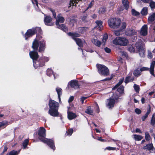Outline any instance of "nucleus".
Masks as SVG:
<instances>
[{"label":"nucleus","mask_w":155,"mask_h":155,"mask_svg":"<svg viewBox=\"0 0 155 155\" xmlns=\"http://www.w3.org/2000/svg\"><path fill=\"white\" fill-rule=\"evenodd\" d=\"M135 112L137 114H140L141 113V110L138 108H136L135 109Z\"/></svg>","instance_id":"nucleus-57"},{"label":"nucleus","mask_w":155,"mask_h":155,"mask_svg":"<svg viewBox=\"0 0 155 155\" xmlns=\"http://www.w3.org/2000/svg\"><path fill=\"white\" fill-rule=\"evenodd\" d=\"M137 34V31L133 28H127L125 32L126 35L130 36L136 35Z\"/></svg>","instance_id":"nucleus-13"},{"label":"nucleus","mask_w":155,"mask_h":155,"mask_svg":"<svg viewBox=\"0 0 155 155\" xmlns=\"http://www.w3.org/2000/svg\"><path fill=\"white\" fill-rule=\"evenodd\" d=\"M150 2V6L151 8L153 9H154L155 8V2L151 0Z\"/></svg>","instance_id":"nucleus-43"},{"label":"nucleus","mask_w":155,"mask_h":155,"mask_svg":"<svg viewBox=\"0 0 155 155\" xmlns=\"http://www.w3.org/2000/svg\"><path fill=\"white\" fill-rule=\"evenodd\" d=\"M121 21L118 18H111L108 21L109 27L112 28L116 29L118 28L120 25Z\"/></svg>","instance_id":"nucleus-5"},{"label":"nucleus","mask_w":155,"mask_h":155,"mask_svg":"<svg viewBox=\"0 0 155 155\" xmlns=\"http://www.w3.org/2000/svg\"><path fill=\"white\" fill-rule=\"evenodd\" d=\"M155 20V13H153L150 15L148 18V21L149 23L151 24Z\"/></svg>","instance_id":"nucleus-20"},{"label":"nucleus","mask_w":155,"mask_h":155,"mask_svg":"<svg viewBox=\"0 0 155 155\" xmlns=\"http://www.w3.org/2000/svg\"><path fill=\"white\" fill-rule=\"evenodd\" d=\"M133 79L131 78V77H127L126 78L125 82V83H127L129 82L133 81Z\"/></svg>","instance_id":"nucleus-47"},{"label":"nucleus","mask_w":155,"mask_h":155,"mask_svg":"<svg viewBox=\"0 0 155 155\" xmlns=\"http://www.w3.org/2000/svg\"><path fill=\"white\" fill-rule=\"evenodd\" d=\"M37 31H38L40 33L41 30L40 28L37 27L35 28H32L28 29L25 34V37L26 40L28 38L31 37L33 35L35 34Z\"/></svg>","instance_id":"nucleus-11"},{"label":"nucleus","mask_w":155,"mask_h":155,"mask_svg":"<svg viewBox=\"0 0 155 155\" xmlns=\"http://www.w3.org/2000/svg\"><path fill=\"white\" fill-rule=\"evenodd\" d=\"M124 81V78L121 79L119 81V82L113 88V90H114L117 88L119 86H120L123 83Z\"/></svg>","instance_id":"nucleus-33"},{"label":"nucleus","mask_w":155,"mask_h":155,"mask_svg":"<svg viewBox=\"0 0 155 155\" xmlns=\"http://www.w3.org/2000/svg\"><path fill=\"white\" fill-rule=\"evenodd\" d=\"M20 151V150L18 151L13 150L10 151L8 154V155H17L18 154Z\"/></svg>","instance_id":"nucleus-31"},{"label":"nucleus","mask_w":155,"mask_h":155,"mask_svg":"<svg viewBox=\"0 0 155 155\" xmlns=\"http://www.w3.org/2000/svg\"><path fill=\"white\" fill-rule=\"evenodd\" d=\"M135 131L136 132H138L140 133H142V132L141 131L139 128H137L136 129Z\"/></svg>","instance_id":"nucleus-63"},{"label":"nucleus","mask_w":155,"mask_h":155,"mask_svg":"<svg viewBox=\"0 0 155 155\" xmlns=\"http://www.w3.org/2000/svg\"><path fill=\"white\" fill-rule=\"evenodd\" d=\"M113 43L115 45L125 46L127 45L129 41L125 38L117 37L113 41Z\"/></svg>","instance_id":"nucleus-6"},{"label":"nucleus","mask_w":155,"mask_h":155,"mask_svg":"<svg viewBox=\"0 0 155 155\" xmlns=\"http://www.w3.org/2000/svg\"><path fill=\"white\" fill-rule=\"evenodd\" d=\"M108 38V35L107 34H105L103 36V38L102 39V42L104 43V44H105Z\"/></svg>","instance_id":"nucleus-39"},{"label":"nucleus","mask_w":155,"mask_h":155,"mask_svg":"<svg viewBox=\"0 0 155 155\" xmlns=\"http://www.w3.org/2000/svg\"><path fill=\"white\" fill-rule=\"evenodd\" d=\"M129 51L131 52H134L135 51L134 48L132 46H130L129 48Z\"/></svg>","instance_id":"nucleus-56"},{"label":"nucleus","mask_w":155,"mask_h":155,"mask_svg":"<svg viewBox=\"0 0 155 155\" xmlns=\"http://www.w3.org/2000/svg\"><path fill=\"white\" fill-rule=\"evenodd\" d=\"M64 21V17L61 16L60 14L58 15L57 18H56V24L58 26L57 27L60 29L64 31H68L67 28L63 24L61 25H59V23H63Z\"/></svg>","instance_id":"nucleus-8"},{"label":"nucleus","mask_w":155,"mask_h":155,"mask_svg":"<svg viewBox=\"0 0 155 155\" xmlns=\"http://www.w3.org/2000/svg\"><path fill=\"white\" fill-rule=\"evenodd\" d=\"M122 3L124 7L126 10L128 9L129 2L128 0H122Z\"/></svg>","instance_id":"nucleus-21"},{"label":"nucleus","mask_w":155,"mask_h":155,"mask_svg":"<svg viewBox=\"0 0 155 155\" xmlns=\"http://www.w3.org/2000/svg\"><path fill=\"white\" fill-rule=\"evenodd\" d=\"M96 23L97 25L96 27H97L99 30H101V28L103 27L102 21H96Z\"/></svg>","instance_id":"nucleus-25"},{"label":"nucleus","mask_w":155,"mask_h":155,"mask_svg":"<svg viewBox=\"0 0 155 155\" xmlns=\"http://www.w3.org/2000/svg\"><path fill=\"white\" fill-rule=\"evenodd\" d=\"M126 26V23L125 22H123L121 24V26L120 28L121 29L114 31V33L115 35L117 36H119L121 34L122 30L125 28Z\"/></svg>","instance_id":"nucleus-15"},{"label":"nucleus","mask_w":155,"mask_h":155,"mask_svg":"<svg viewBox=\"0 0 155 155\" xmlns=\"http://www.w3.org/2000/svg\"><path fill=\"white\" fill-rule=\"evenodd\" d=\"M117 91L120 94H122L124 93V87L120 86L117 89Z\"/></svg>","instance_id":"nucleus-42"},{"label":"nucleus","mask_w":155,"mask_h":155,"mask_svg":"<svg viewBox=\"0 0 155 155\" xmlns=\"http://www.w3.org/2000/svg\"><path fill=\"white\" fill-rule=\"evenodd\" d=\"M117 100V99L116 98H114L112 97L107 99L106 102V105L107 107L110 109L113 107Z\"/></svg>","instance_id":"nucleus-12"},{"label":"nucleus","mask_w":155,"mask_h":155,"mask_svg":"<svg viewBox=\"0 0 155 155\" xmlns=\"http://www.w3.org/2000/svg\"><path fill=\"white\" fill-rule=\"evenodd\" d=\"M94 4V0H92L91 1L90 4H89L88 5V6L87 7V8L83 12V13H84L88 9L91 8L92 6Z\"/></svg>","instance_id":"nucleus-35"},{"label":"nucleus","mask_w":155,"mask_h":155,"mask_svg":"<svg viewBox=\"0 0 155 155\" xmlns=\"http://www.w3.org/2000/svg\"><path fill=\"white\" fill-rule=\"evenodd\" d=\"M124 81V78L121 79L119 81V82L113 88V90H114L117 88L119 86H120L123 83Z\"/></svg>","instance_id":"nucleus-34"},{"label":"nucleus","mask_w":155,"mask_h":155,"mask_svg":"<svg viewBox=\"0 0 155 155\" xmlns=\"http://www.w3.org/2000/svg\"><path fill=\"white\" fill-rule=\"evenodd\" d=\"M39 46V51L40 52L43 51L45 47V42L44 41H39L36 39H35L32 43V48L35 51H37Z\"/></svg>","instance_id":"nucleus-4"},{"label":"nucleus","mask_w":155,"mask_h":155,"mask_svg":"<svg viewBox=\"0 0 155 155\" xmlns=\"http://www.w3.org/2000/svg\"><path fill=\"white\" fill-rule=\"evenodd\" d=\"M81 0H71L70 4L72 6L76 5V4L78 3Z\"/></svg>","instance_id":"nucleus-32"},{"label":"nucleus","mask_w":155,"mask_h":155,"mask_svg":"<svg viewBox=\"0 0 155 155\" xmlns=\"http://www.w3.org/2000/svg\"><path fill=\"white\" fill-rule=\"evenodd\" d=\"M56 90L57 93L58 95V97L59 100V102H60L61 101V96L62 94V89L59 87H57L56 89Z\"/></svg>","instance_id":"nucleus-22"},{"label":"nucleus","mask_w":155,"mask_h":155,"mask_svg":"<svg viewBox=\"0 0 155 155\" xmlns=\"http://www.w3.org/2000/svg\"><path fill=\"white\" fill-rule=\"evenodd\" d=\"M134 138L135 140L139 141L141 140L143 138V137L140 135H137L136 134L134 135Z\"/></svg>","instance_id":"nucleus-40"},{"label":"nucleus","mask_w":155,"mask_h":155,"mask_svg":"<svg viewBox=\"0 0 155 155\" xmlns=\"http://www.w3.org/2000/svg\"><path fill=\"white\" fill-rule=\"evenodd\" d=\"M104 50L107 53H109L111 51V50L107 47L104 48Z\"/></svg>","instance_id":"nucleus-59"},{"label":"nucleus","mask_w":155,"mask_h":155,"mask_svg":"<svg viewBox=\"0 0 155 155\" xmlns=\"http://www.w3.org/2000/svg\"><path fill=\"white\" fill-rule=\"evenodd\" d=\"M81 20L84 22H87L88 21V16L87 14H84L81 17Z\"/></svg>","instance_id":"nucleus-27"},{"label":"nucleus","mask_w":155,"mask_h":155,"mask_svg":"<svg viewBox=\"0 0 155 155\" xmlns=\"http://www.w3.org/2000/svg\"><path fill=\"white\" fill-rule=\"evenodd\" d=\"M87 28L86 27H80L78 29V32L80 33H83L87 30Z\"/></svg>","instance_id":"nucleus-26"},{"label":"nucleus","mask_w":155,"mask_h":155,"mask_svg":"<svg viewBox=\"0 0 155 155\" xmlns=\"http://www.w3.org/2000/svg\"><path fill=\"white\" fill-rule=\"evenodd\" d=\"M46 130L43 127L40 128L38 131L39 139L42 142L47 143L53 150H55L54 141L50 139H47L45 137Z\"/></svg>","instance_id":"nucleus-1"},{"label":"nucleus","mask_w":155,"mask_h":155,"mask_svg":"<svg viewBox=\"0 0 155 155\" xmlns=\"http://www.w3.org/2000/svg\"><path fill=\"white\" fill-rule=\"evenodd\" d=\"M147 26L144 25L142 26L140 31L139 33L140 35L143 36H145L147 34Z\"/></svg>","instance_id":"nucleus-14"},{"label":"nucleus","mask_w":155,"mask_h":155,"mask_svg":"<svg viewBox=\"0 0 155 155\" xmlns=\"http://www.w3.org/2000/svg\"><path fill=\"white\" fill-rule=\"evenodd\" d=\"M155 65V61H153L151 64L150 67V71L151 74L154 76V69Z\"/></svg>","instance_id":"nucleus-18"},{"label":"nucleus","mask_w":155,"mask_h":155,"mask_svg":"<svg viewBox=\"0 0 155 155\" xmlns=\"http://www.w3.org/2000/svg\"><path fill=\"white\" fill-rule=\"evenodd\" d=\"M134 88L137 92H138L139 91L140 88L138 85L134 84Z\"/></svg>","instance_id":"nucleus-49"},{"label":"nucleus","mask_w":155,"mask_h":155,"mask_svg":"<svg viewBox=\"0 0 155 155\" xmlns=\"http://www.w3.org/2000/svg\"><path fill=\"white\" fill-rule=\"evenodd\" d=\"M92 42L96 45L98 47L100 46L101 44V42L98 39H93L91 40Z\"/></svg>","instance_id":"nucleus-23"},{"label":"nucleus","mask_w":155,"mask_h":155,"mask_svg":"<svg viewBox=\"0 0 155 155\" xmlns=\"http://www.w3.org/2000/svg\"><path fill=\"white\" fill-rule=\"evenodd\" d=\"M155 124V117L154 114H153L152 116L151 120V124L152 125H154Z\"/></svg>","instance_id":"nucleus-44"},{"label":"nucleus","mask_w":155,"mask_h":155,"mask_svg":"<svg viewBox=\"0 0 155 155\" xmlns=\"http://www.w3.org/2000/svg\"><path fill=\"white\" fill-rule=\"evenodd\" d=\"M49 106L50 107L48 111L49 114L53 117L58 116V103L54 100H50L49 101Z\"/></svg>","instance_id":"nucleus-3"},{"label":"nucleus","mask_w":155,"mask_h":155,"mask_svg":"<svg viewBox=\"0 0 155 155\" xmlns=\"http://www.w3.org/2000/svg\"><path fill=\"white\" fill-rule=\"evenodd\" d=\"M149 68L147 67H143L140 69V71H145L148 70Z\"/></svg>","instance_id":"nucleus-55"},{"label":"nucleus","mask_w":155,"mask_h":155,"mask_svg":"<svg viewBox=\"0 0 155 155\" xmlns=\"http://www.w3.org/2000/svg\"><path fill=\"white\" fill-rule=\"evenodd\" d=\"M131 12L132 15L135 16L138 15L140 14L139 12L136 11L134 9L132 10Z\"/></svg>","instance_id":"nucleus-46"},{"label":"nucleus","mask_w":155,"mask_h":155,"mask_svg":"<svg viewBox=\"0 0 155 155\" xmlns=\"http://www.w3.org/2000/svg\"><path fill=\"white\" fill-rule=\"evenodd\" d=\"M97 66L98 72L100 74L104 76H107L109 74V71L106 66L101 64H97Z\"/></svg>","instance_id":"nucleus-10"},{"label":"nucleus","mask_w":155,"mask_h":155,"mask_svg":"<svg viewBox=\"0 0 155 155\" xmlns=\"http://www.w3.org/2000/svg\"><path fill=\"white\" fill-rule=\"evenodd\" d=\"M28 142H29V140L28 139H25L23 141V143H22V145H23V148L24 149H25L27 148V146L28 144Z\"/></svg>","instance_id":"nucleus-36"},{"label":"nucleus","mask_w":155,"mask_h":155,"mask_svg":"<svg viewBox=\"0 0 155 155\" xmlns=\"http://www.w3.org/2000/svg\"><path fill=\"white\" fill-rule=\"evenodd\" d=\"M51 17L49 16H46L44 19V21L46 25L48 26H52L53 25V23L51 22Z\"/></svg>","instance_id":"nucleus-16"},{"label":"nucleus","mask_w":155,"mask_h":155,"mask_svg":"<svg viewBox=\"0 0 155 155\" xmlns=\"http://www.w3.org/2000/svg\"><path fill=\"white\" fill-rule=\"evenodd\" d=\"M68 118L70 120H71L74 119L77 117V116L74 113L71 112H68Z\"/></svg>","instance_id":"nucleus-19"},{"label":"nucleus","mask_w":155,"mask_h":155,"mask_svg":"<svg viewBox=\"0 0 155 155\" xmlns=\"http://www.w3.org/2000/svg\"><path fill=\"white\" fill-rule=\"evenodd\" d=\"M120 54L122 55V56H126V54L123 51H120Z\"/></svg>","instance_id":"nucleus-60"},{"label":"nucleus","mask_w":155,"mask_h":155,"mask_svg":"<svg viewBox=\"0 0 155 155\" xmlns=\"http://www.w3.org/2000/svg\"><path fill=\"white\" fill-rule=\"evenodd\" d=\"M141 72L140 70L137 69L134 71V74L135 76H138L141 74Z\"/></svg>","instance_id":"nucleus-41"},{"label":"nucleus","mask_w":155,"mask_h":155,"mask_svg":"<svg viewBox=\"0 0 155 155\" xmlns=\"http://www.w3.org/2000/svg\"><path fill=\"white\" fill-rule=\"evenodd\" d=\"M106 8L104 7H100L98 10V13L100 14L104 13L106 12Z\"/></svg>","instance_id":"nucleus-29"},{"label":"nucleus","mask_w":155,"mask_h":155,"mask_svg":"<svg viewBox=\"0 0 155 155\" xmlns=\"http://www.w3.org/2000/svg\"><path fill=\"white\" fill-rule=\"evenodd\" d=\"M68 35L72 37V38L74 40L77 44L79 47H82L83 46V43L85 42L84 40L83 39L81 40L80 38H76V37H80V34L77 33L69 32L68 33Z\"/></svg>","instance_id":"nucleus-7"},{"label":"nucleus","mask_w":155,"mask_h":155,"mask_svg":"<svg viewBox=\"0 0 155 155\" xmlns=\"http://www.w3.org/2000/svg\"><path fill=\"white\" fill-rule=\"evenodd\" d=\"M151 0H141L143 2L145 3H148Z\"/></svg>","instance_id":"nucleus-64"},{"label":"nucleus","mask_w":155,"mask_h":155,"mask_svg":"<svg viewBox=\"0 0 155 155\" xmlns=\"http://www.w3.org/2000/svg\"><path fill=\"white\" fill-rule=\"evenodd\" d=\"M8 124V122L6 120L0 122V127H5Z\"/></svg>","instance_id":"nucleus-30"},{"label":"nucleus","mask_w":155,"mask_h":155,"mask_svg":"<svg viewBox=\"0 0 155 155\" xmlns=\"http://www.w3.org/2000/svg\"><path fill=\"white\" fill-rule=\"evenodd\" d=\"M50 11H51L52 12V14H53V16H54V17L55 18H56V13L55 12V11L52 9H50Z\"/></svg>","instance_id":"nucleus-53"},{"label":"nucleus","mask_w":155,"mask_h":155,"mask_svg":"<svg viewBox=\"0 0 155 155\" xmlns=\"http://www.w3.org/2000/svg\"><path fill=\"white\" fill-rule=\"evenodd\" d=\"M88 97H81L80 99V101L81 102L82 104H83L84 102V101Z\"/></svg>","instance_id":"nucleus-54"},{"label":"nucleus","mask_w":155,"mask_h":155,"mask_svg":"<svg viewBox=\"0 0 155 155\" xmlns=\"http://www.w3.org/2000/svg\"><path fill=\"white\" fill-rule=\"evenodd\" d=\"M53 71L52 70L48 69L47 70V74L48 76H50L53 74Z\"/></svg>","instance_id":"nucleus-51"},{"label":"nucleus","mask_w":155,"mask_h":155,"mask_svg":"<svg viewBox=\"0 0 155 155\" xmlns=\"http://www.w3.org/2000/svg\"><path fill=\"white\" fill-rule=\"evenodd\" d=\"M153 147L152 143H150L146 145L143 147V149L146 150H152Z\"/></svg>","instance_id":"nucleus-24"},{"label":"nucleus","mask_w":155,"mask_h":155,"mask_svg":"<svg viewBox=\"0 0 155 155\" xmlns=\"http://www.w3.org/2000/svg\"><path fill=\"white\" fill-rule=\"evenodd\" d=\"M147 57L148 58L151 59L152 58L153 55L151 52L150 51H148Z\"/></svg>","instance_id":"nucleus-52"},{"label":"nucleus","mask_w":155,"mask_h":155,"mask_svg":"<svg viewBox=\"0 0 155 155\" xmlns=\"http://www.w3.org/2000/svg\"><path fill=\"white\" fill-rule=\"evenodd\" d=\"M29 55L33 61V66L35 68H37L38 66H42L44 65V63L41 64V62H43L44 61H48L49 60V59L47 57H44L41 58L40 62L37 61L38 57V55L37 52L35 51H31L29 52Z\"/></svg>","instance_id":"nucleus-2"},{"label":"nucleus","mask_w":155,"mask_h":155,"mask_svg":"<svg viewBox=\"0 0 155 155\" xmlns=\"http://www.w3.org/2000/svg\"><path fill=\"white\" fill-rule=\"evenodd\" d=\"M106 149H107V150H118V149H117L116 148V147H107L105 149V150H106Z\"/></svg>","instance_id":"nucleus-48"},{"label":"nucleus","mask_w":155,"mask_h":155,"mask_svg":"<svg viewBox=\"0 0 155 155\" xmlns=\"http://www.w3.org/2000/svg\"><path fill=\"white\" fill-rule=\"evenodd\" d=\"M73 133V129H69L67 132V135L69 136H70Z\"/></svg>","instance_id":"nucleus-50"},{"label":"nucleus","mask_w":155,"mask_h":155,"mask_svg":"<svg viewBox=\"0 0 155 155\" xmlns=\"http://www.w3.org/2000/svg\"><path fill=\"white\" fill-rule=\"evenodd\" d=\"M74 98L73 96H71L70 97V98L68 100V102L69 103H70V102H72L74 100Z\"/></svg>","instance_id":"nucleus-61"},{"label":"nucleus","mask_w":155,"mask_h":155,"mask_svg":"<svg viewBox=\"0 0 155 155\" xmlns=\"http://www.w3.org/2000/svg\"><path fill=\"white\" fill-rule=\"evenodd\" d=\"M33 4H35L37 7L38 6V2L37 0H34L33 1H32Z\"/></svg>","instance_id":"nucleus-62"},{"label":"nucleus","mask_w":155,"mask_h":155,"mask_svg":"<svg viewBox=\"0 0 155 155\" xmlns=\"http://www.w3.org/2000/svg\"><path fill=\"white\" fill-rule=\"evenodd\" d=\"M69 84L72 87H73L75 89L79 88V86L78 83V82L76 81H71L70 82Z\"/></svg>","instance_id":"nucleus-17"},{"label":"nucleus","mask_w":155,"mask_h":155,"mask_svg":"<svg viewBox=\"0 0 155 155\" xmlns=\"http://www.w3.org/2000/svg\"><path fill=\"white\" fill-rule=\"evenodd\" d=\"M147 8L144 7L141 10V13L142 15H146L147 14Z\"/></svg>","instance_id":"nucleus-28"},{"label":"nucleus","mask_w":155,"mask_h":155,"mask_svg":"<svg viewBox=\"0 0 155 155\" xmlns=\"http://www.w3.org/2000/svg\"><path fill=\"white\" fill-rule=\"evenodd\" d=\"M135 49L139 53L140 57H144L145 48H144L143 43L141 42H137L135 44Z\"/></svg>","instance_id":"nucleus-9"},{"label":"nucleus","mask_w":155,"mask_h":155,"mask_svg":"<svg viewBox=\"0 0 155 155\" xmlns=\"http://www.w3.org/2000/svg\"><path fill=\"white\" fill-rule=\"evenodd\" d=\"M93 110L90 107H89L87 109L85 112L89 114H92L93 112Z\"/></svg>","instance_id":"nucleus-38"},{"label":"nucleus","mask_w":155,"mask_h":155,"mask_svg":"<svg viewBox=\"0 0 155 155\" xmlns=\"http://www.w3.org/2000/svg\"><path fill=\"white\" fill-rule=\"evenodd\" d=\"M145 138L146 140L147 141L149 140L150 138V136L149 135V134L148 132H146L145 134Z\"/></svg>","instance_id":"nucleus-45"},{"label":"nucleus","mask_w":155,"mask_h":155,"mask_svg":"<svg viewBox=\"0 0 155 155\" xmlns=\"http://www.w3.org/2000/svg\"><path fill=\"white\" fill-rule=\"evenodd\" d=\"M150 109H149L148 110L147 112L145 114V115L143 116L142 117V120L143 121H144L145 120L146 118L147 117L148 115L150 114Z\"/></svg>","instance_id":"nucleus-37"},{"label":"nucleus","mask_w":155,"mask_h":155,"mask_svg":"<svg viewBox=\"0 0 155 155\" xmlns=\"http://www.w3.org/2000/svg\"><path fill=\"white\" fill-rule=\"evenodd\" d=\"M76 22V20L74 19H71L70 21V23L71 25H72V26L74 25V23H75Z\"/></svg>","instance_id":"nucleus-58"}]
</instances>
